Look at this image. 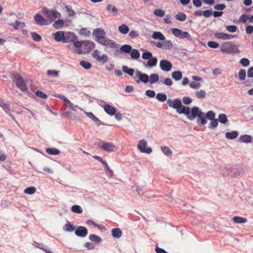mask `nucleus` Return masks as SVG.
<instances>
[{"label": "nucleus", "instance_id": "4c0bfd02", "mask_svg": "<svg viewBox=\"0 0 253 253\" xmlns=\"http://www.w3.org/2000/svg\"><path fill=\"white\" fill-rule=\"evenodd\" d=\"M218 120L221 124H226L228 121L225 114H220L218 116Z\"/></svg>", "mask_w": 253, "mask_h": 253}, {"label": "nucleus", "instance_id": "72a5a7b5", "mask_svg": "<svg viewBox=\"0 0 253 253\" xmlns=\"http://www.w3.org/2000/svg\"><path fill=\"white\" fill-rule=\"evenodd\" d=\"M120 49L122 52H124L126 53H129L130 52L132 49V47L129 45L125 44L121 47Z\"/></svg>", "mask_w": 253, "mask_h": 253}, {"label": "nucleus", "instance_id": "bf43d9fd", "mask_svg": "<svg viewBox=\"0 0 253 253\" xmlns=\"http://www.w3.org/2000/svg\"><path fill=\"white\" fill-rule=\"evenodd\" d=\"M36 95L42 99H45L47 98V95L44 92L42 91L38 90L36 92Z\"/></svg>", "mask_w": 253, "mask_h": 253}, {"label": "nucleus", "instance_id": "f3484780", "mask_svg": "<svg viewBox=\"0 0 253 253\" xmlns=\"http://www.w3.org/2000/svg\"><path fill=\"white\" fill-rule=\"evenodd\" d=\"M106 10L110 13L113 14L114 15H117L118 13V9L115 6L111 4H108L106 6Z\"/></svg>", "mask_w": 253, "mask_h": 253}, {"label": "nucleus", "instance_id": "3c124183", "mask_svg": "<svg viewBox=\"0 0 253 253\" xmlns=\"http://www.w3.org/2000/svg\"><path fill=\"white\" fill-rule=\"evenodd\" d=\"M152 57V54L149 51L144 52L142 55V58L143 59H149Z\"/></svg>", "mask_w": 253, "mask_h": 253}, {"label": "nucleus", "instance_id": "e433bc0d", "mask_svg": "<svg viewBox=\"0 0 253 253\" xmlns=\"http://www.w3.org/2000/svg\"><path fill=\"white\" fill-rule=\"evenodd\" d=\"M73 109H74V111H73L72 109L71 108V111H70V112H68V116L70 117V119H73V120H75L77 118V115L78 114V113H77V110L75 109V107L74 106H73Z\"/></svg>", "mask_w": 253, "mask_h": 253}, {"label": "nucleus", "instance_id": "49530a36", "mask_svg": "<svg viewBox=\"0 0 253 253\" xmlns=\"http://www.w3.org/2000/svg\"><path fill=\"white\" fill-rule=\"evenodd\" d=\"M25 23L17 21H16L15 23L13 24V27L15 29L17 30L20 28H23L25 27Z\"/></svg>", "mask_w": 253, "mask_h": 253}, {"label": "nucleus", "instance_id": "37998d69", "mask_svg": "<svg viewBox=\"0 0 253 253\" xmlns=\"http://www.w3.org/2000/svg\"><path fill=\"white\" fill-rule=\"evenodd\" d=\"M36 191V188L34 187H30L26 188L24 190V193L32 195L34 194Z\"/></svg>", "mask_w": 253, "mask_h": 253}, {"label": "nucleus", "instance_id": "a878e982", "mask_svg": "<svg viewBox=\"0 0 253 253\" xmlns=\"http://www.w3.org/2000/svg\"><path fill=\"white\" fill-rule=\"evenodd\" d=\"M233 221L236 223H245L247 221V219L244 217L235 216L233 218Z\"/></svg>", "mask_w": 253, "mask_h": 253}, {"label": "nucleus", "instance_id": "864d4df0", "mask_svg": "<svg viewBox=\"0 0 253 253\" xmlns=\"http://www.w3.org/2000/svg\"><path fill=\"white\" fill-rule=\"evenodd\" d=\"M196 95L198 98H201L205 97L206 92L203 90H200L196 92Z\"/></svg>", "mask_w": 253, "mask_h": 253}, {"label": "nucleus", "instance_id": "2f4dec72", "mask_svg": "<svg viewBox=\"0 0 253 253\" xmlns=\"http://www.w3.org/2000/svg\"><path fill=\"white\" fill-rule=\"evenodd\" d=\"M175 17L176 20L180 21H184L186 19V15L183 12H178Z\"/></svg>", "mask_w": 253, "mask_h": 253}, {"label": "nucleus", "instance_id": "e2e57ef3", "mask_svg": "<svg viewBox=\"0 0 253 253\" xmlns=\"http://www.w3.org/2000/svg\"><path fill=\"white\" fill-rule=\"evenodd\" d=\"M249 16L246 14H243L242 15L239 19V21L240 22H242L243 23H245L247 20H248Z\"/></svg>", "mask_w": 253, "mask_h": 253}, {"label": "nucleus", "instance_id": "9d476101", "mask_svg": "<svg viewBox=\"0 0 253 253\" xmlns=\"http://www.w3.org/2000/svg\"><path fill=\"white\" fill-rule=\"evenodd\" d=\"M147 143L146 140L143 139L139 141L137 148L142 153L150 154L152 152V149L150 147L146 148Z\"/></svg>", "mask_w": 253, "mask_h": 253}, {"label": "nucleus", "instance_id": "774afa93", "mask_svg": "<svg viewBox=\"0 0 253 253\" xmlns=\"http://www.w3.org/2000/svg\"><path fill=\"white\" fill-rule=\"evenodd\" d=\"M146 95L151 98L154 97L155 95V92L152 90H147L146 91Z\"/></svg>", "mask_w": 253, "mask_h": 253}, {"label": "nucleus", "instance_id": "20e7f679", "mask_svg": "<svg viewBox=\"0 0 253 253\" xmlns=\"http://www.w3.org/2000/svg\"><path fill=\"white\" fill-rule=\"evenodd\" d=\"M42 11L45 15L47 20L50 22L61 17V14L55 9H49L46 7H43Z\"/></svg>", "mask_w": 253, "mask_h": 253}, {"label": "nucleus", "instance_id": "7ed1b4c3", "mask_svg": "<svg viewBox=\"0 0 253 253\" xmlns=\"http://www.w3.org/2000/svg\"><path fill=\"white\" fill-rule=\"evenodd\" d=\"M239 45L235 44L231 42H226L221 44L220 50L223 53H239L240 51L239 49Z\"/></svg>", "mask_w": 253, "mask_h": 253}, {"label": "nucleus", "instance_id": "4be33fe9", "mask_svg": "<svg viewBox=\"0 0 253 253\" xmlns=\"http://www.w3.org/2000/svg\"><path fill=\"white\" fill-rule=\"evenodd\" d=\"M122 232L120 229L118 228L113 229L112 230V235L115 238H119L122 236Z\"/></svg>", "mask_w": 253, "mask_h": 253}, {"label": "nucleus", "instance_id": "338daca9", "mask_svg": "<svg viewBox=\"0 0 253 253\" xmlns=\"http://www.w3.org/2000/svg\"><path fill=\"white\" fill-rule=\"evenodd\" d=\"M225 5L224 4H218L214 6V9L218 10H223L225 8Z\"/></svg>", "mask_w": 253, "mask_h": 253}, {"label": "nucleus", "instance_id": "9b49d317", "mask_svg": "<svg viewBox=\"0 0 253 253\" xmlns=\"http://www.w3.org/2000/svg\"><path fill=\"white\" fill-rule=\"evenodd\" d=\"M160 67L163 71L169 72L172 68V64L170 62L163 59L160 62Z\"/></svg>", "mask_w": 253, "mask_h": 253}, {"label": "nucleus", "instance_id": "2eb2a0df", "mask_svg": "<svg viewBox=\"0 0 253 253\" xmlns=\"http://www.w3.org/2000/svg\"><path fill=\"white\" fill-rule=\"evenodd\" d=\"M115 146V145L110 142H106L104 143L101 146L100 148L108 151V152H113L114 151Z\"/></svg>", "mask_w": 253, "mask_h": 253}, {"label": "nucleus", "instance_id": "8fccbe9b", "mask_svg": "<svg viewBox=\"0 0 253 253\" xmlns=\"http://www.w3.org/2000/svg\"><path fill=\"white\" fill-rule=\"evenodd\" d=\"M87 234V229L85 227L80 226V237H85Z\"/></svg>", "mask_w": 253, "mask_h": 253}, {"label": "nucleus", "instance_id": "aec40b11", "mask_svg": "<svg viewBox=\"0 0 253 253\" xmlns=\"http://www.w3.org/2000/svg\"><path fill=\"white\" fill-rule=\"evenodd\" d=\"M152 37L155 40L158 39L161 41H165L166 40L164 35L160 32H154Z\"/></svg>", "mask_w": 253, "mask_h": 253}, {"label": "nucleus", "instance_id": "a211bd4d", "mask_svg": "<svg viewBox=\"0 0 253 253\" xmlns=\"http://www.w3.org/2000/svg\"><path fill=\"white\" fill-rule=\"evenodd\" d=\"M104 109L107 114L111 116L115 115L116 112V109L109 104L105 105Z\"/></svg>", "mask_w": 253, "mask_h": 253}, {"label": "nucleus", "instance_id": "a19ab883", "mask_svg": "<svg viewBox=\"0 0 253 253\" xmlns=\"http://www.w3.org/2000/svg\"><path fill=\"white\" fill-rule=\"evenodd\" d=\"M165 12L162 9H156L154 11V14L158 16L162 17L165 15Z\"/></svg>", "mask_w": 253, "mask_h": 253}, {"label": "nucleus", "instance_id": "4d7b16f0", "mask_svg": "<svg viewBox=\"0 0 253 253\" xmlns=\"http://www.w3.org/2000/svg\"><path fill=\"white\" fill-rule=\"evenodd\" d=\"M91 34L90 31L86 28H82L80 30V34L85 36H88Z\"/></svg>", "mask_w": 253, "mask_h": 253}, {"label": "nucleus", "instance_id": "ea45409f", "mask_svg": "<svg viewBox=\"0 0 253 253\" xmlns=\"http://www.w3.org/2000/svg\"><path fill=\"white\" fill-rule=\"evenodd\" d=\"M89 239L91 241H93V242H94L96 243H99L101 241V238L99 236H97L95 234H91V235H89Z\"/></svg>", "mask_w": 253, "mask_h": 253}, {"label": "nucleus", "instance_id": "423d86ee", "mask_svg": "<svg viewBox=\"0 0 253 253\" xmlns=\"http://www.w3.org/2000/svg\"><path fill=\"white\" fill-rule=\"evenodd\" d=\"M12 78L13 81L15 82L17 87L21 91H24L27 90V87L24 80L19 74H13Z\"/></svg>", "mask_w": 253, "mask_h": 253}, {"label": "nucleus", "instance_id": "052dcab7", "mask_svg": "<svg viewBox=\"0 0 253 253\" xmlns=\"http://www.w3.org/2000/svg\"><path fill=\"white\" fill-rule=\"evenodd\" d=\"M139 36V33L137 31H131L129 33V35H128V36L131 39H134V38H135L137 37H138Z\"/></svg>", "mask_w": 253, "mask_h": 253}, {"label": "nucleus", "instance_id": "7c9ffc66", "mask_svg": "<svg viewBox=\"0 0 253 253\" xmlns=\"http://www.w3.org/2000/svg\"><path fill=\"white\" fill-rule=\"evenodd\" d=\"M159 77L157 74H152L150 76L149 82L151 84H154L159 80Z\"/></svg>", "mask_w": 253, "mask_h": 253}, {"label": "nucleus", "instance_id": "393cba45", "mask_svg": "<svg viewBox=\"0 0 253 253\" xmlns=\"http://www.w3.org/2000/svg\"><path fill=\"white\" fill-rule=\"evenodd\" d=\"M86 115L91 119L92 121L96 123L97 126H99L100 125L101 121L95 116H94L92 113L91 112H85Z\"/></svg>", "mask_w": 253, "mask_h": 253}, {"label": "nucleus", "instance_id": "39448f33", "mask_svg": "<svg viewBox=\"0 0 253 253\" xmlns=\"http://www.w3.org/2000/svg\"><path fill=\"white\" fill-rule=\"evenodd\" d=\"M95 46V44L93 42L80 41V54L82 53H88L94 49Z\"/></svg>", "mask_w": 253, "mask_h": 253}, {"label": "nucleus", "instance_id": "c85d7f7f", "mask_svg": "<svg viewBox=\"0 0 253 253\" xmlns=\"http://www.w3.org/2000/svg\"><path fill=\"white\" fill-rule=\"evenodd\" d=\"M46 152L47 154H50V155H57L60 153V151L58 149H56V148H48L46 149Z\"/></svg>", "mask_w": 253, "mask_h": 253}, {"label": "nucleus", "instance_id": "6e6552de", "mask_svg": "<svg viewBox=\"0 0 253 253\" xmlns=\"http://www.w3.org/2000/svg\"><path fill=\"white\" fill-rule=\"evenodd\" d=\"M92 56L97 61L102 63L107 62L108 60V57L107 55L105 54L101 55L100 52L98 50H94L92 53Z\"/></svg>", "mask_w": 253, "mask_h": 253}, {"label": "nucleus", "instance_id": "412c9836", "mask_svg": "<svg viewBox=\"0 0 253 253\" xmlns=\"http://www.w3.org/2000/svg\"><path fill=\"white\" fill-rule=\"evenodd\" d=\"M253 137L252 136L248 134L242 135L239 138V140L244 143H249L252 140Z\"/></svg>", "mask_w": 253, "mask_h": 253}, {"label": "nucleus", "instance_id": "f03ea898", "mask_svg": "<svg viewBox=\"0 0 253 253\" xmlns=\"http://www.w3.org/2000/svg\"><path fill=\"white\" fill-rule=\"evenodd\" d=\"M92 35L94 37V40L100 44L108 46L112 48L118 47V44L115 42L105 37L106 32L101 28L95 29L92 32Z\"/></svg>", "mask_w": 253, "mask_h": 253}, {"label": "nucleus", "instance_id": "c756f323", "mask_svg": "<svg viewBox=\"0 0 253 253\" xmlns=\"http://www.w3.org/2000/svg\"><path fill=\"white\" fill-rule=\"evenodd\" d=\"M130 53V56L133 59H137L140 57V53L137 49H132Z\"/></svg>", "mask_w": 253, "mask_h": 253}, {"label": "nucleus", "instance_id": "de8ad7c7", "mask_svg": "<svg viewBox=\"0 0 253 253\" xmlns=\"http://www.w3.org/2000/svg\"><path fill=\"white\" fill-rule=\"evenodd\" d=\"M31 36L33 39L36 42H40L42 40L41 36L35 32H33L31 34Z\"/></svg>", "mask_w": 253, "mask_h": 253}, {"label": "nucleus", "instance_id": "680f3d73", "mask_svg": "<svg viewBox=\"0 0 253 253\" xmlns=\"http://www.w3.org/2000/svg\"><path fill=\"white\" fill-rule=\"evenodd\" d=\"M47 74L49 76H52L55 77L58 76V72L56 70H48L47 71Z\"/></svg>", "mask_w": 253, "mask_h": 253}, {"label": "nucleus", "instance_id": "58836bf2", "mask_svg": "<svg viewBox=\"0 0 253 253\" xmlns=\"http://www.w3.org/2000/svg\"><path fill=\"white\" fill-rule=\"evenodd\" d=\"M64 25V21L62 20H58L54 22L53 26L56 29H59Z\"/></svg>", "mask_w": 253, "mask_h": 253}, {"label": "nucleus", "instance_id": "f8f14e48", "mask_svg": "<svg viewBox=\"0 0 253 253\" xmlns=\"http://www.w3.org/2000/svg\"><path fill=\"white\" fill-rule=\"evenodd\" d=\"M214 37L218 39L228 40L233 39L236 37V36L229 35L224 33L218 32L214 34Z\"/></svg>", "mask_w": 253, "mask_h": 253}, {"label": "nucleus", "instance_id": "f257e3e1", "mask_svg": "<svg viewBox=\"0 0 253 253\" xmlns=\"http://www.w3.org/2000/svg\"><path fill=\"white\" fill-rule=\"evenodd\" d=\"M167 103L170 107L176 109L178 114L185 115L190 120H193L198 117L197 122L199 125H205L207 123L206 118L211 121L215 119V114L213 111H208L205 116L198 107H193L190 113V108L183 106L181 100L178 99H174L172 101L169 99Z\"/></svg>", "mask_w": 253, "mask_h": 253}, {"label": "nucleus", "instance_id": "4468645a", "mask_svg": "<svg viewBox=\"0 0 253 253\" xmlns=\"http://www.w3.org/2000/svg\"><path fill=\"white\" fill-rule=\"evenodd\" d=\"M54 39L57 42H66L67 41L65 38L64 32L63 31H58L54 34Z\"/></svg>", "mask_w": 253, "mask_h": 253}, {"label": "nucleus", "instance_id": "1a4fd4ad", "mask_svg": "<svg viewBox=\"0 0 253 253\" xmlns=\"http://www.w3.org/2000/svg\"><path fill=\"white\" fill-rule=\"evenodd\" d=\"M155 45L159 48L164 49H169L173 47V44L170 41L165 40L162 42H153Z\"/></svg>", "mask_w": 253, "mask_h": 253}, {"label": "nucleus", "instance_id": "0eeeda50", "mask_svg": "<svg viewBox=\"0 0 253 253\" xmlns=\"http://www.w3.org/2000/svg\"><path fill=\"white\" fill-rule=\"evenodd\" d=\"M171 32L175 37L179 39L187 38L189 40L192 39V37L188 32L186 31H182L178 28H172L171 29Z\"/></svg>", "mask_w": 253, "mask_h": 253}, {"label": "nucleus", "instance_id": "0e129e2a", "mask_svg": "<svg viewBox=\"0 0 253 253\" xmlns=\"http://www.w3.org/2000/svg\"><path fill=\"white\" fill-rule=\"evenodd\" d=\"M218 124V120L217 119H213L211 120L210 126L213 128H215L217 126Z\"/></svg>", "mask_w": 253, "mask_h": 253}, {"label": "nucleus", "instance_id": "5701e85b", "mask_svg": "<svg viewBox=\"0 0 253 253\" xmlns=\"http://www.w3.org/2000/svg\"><path fill=\"white\" fill-rule=\"evenodd\" d=\"M226 137L229 139H234L238 136V132L234 130L231 132H226L225 133Z\"/></svg>", "mask_w": 253, "mask_h": 253}, {"label": "nucleus", "instance_id": "dca6fc26", "mask_svg": "<svg viewBox=\"0 0 253 253\" xmlns=\"http://www.w3.org/2000/svg\"><path fill=\"white\" fill-rule=\"evenodd\" d=\"M136 76L138 77L139 80L144 83H147L149 81V76L148 75L142 73L140 71H137Z\"/></svg>", "mask_w": 253, "mask_h": 253}, {"label": "nucleus", "instance_id": "c03bdc74", "mask_svg": "<svg viewBox=\"0 0 253 253\" xmlns=\"http://www.w3.org/2000/svg\"><path fill=\"white\" fill-rule=\"evenodd\" d=\"M75 227L70 224V223L68 222L67 223H66L65 226H64V229L65 231H69V232H71V231H73L75 230Z\"/></svg>", "mask_w": 253, "mask_h": 253}, {"label": "nucleus", "instance_id": "a18cd8bd", "mask_svg": "<svg viewBox=\"0 0 253 253\" xmlns=\"http://www.w3.org/2000/svg\"><path fill=\"white\" fill-rule=\"evenodd\" d=\"M156 98L161 102H164L167 100V96L165 94L159 93L156 95Z\"/></svg>", "mask_w": 253, "mask_h": 253}, {"label": "nucleus", "instance_id": "603ef678", "mask_svg": "<svg viewBox=\"0 0 253 253\" xmlns=\"http://www.w3.org/2000/svg\"><path fill=\"white\" fill-rule=\"evenodd\" d=\"M208 45L212 48H216L219 46V44L214 41H210L208 42Z\"/></svg>", "mask_w": 253, "mask_h": 253}, {"label": "nucleus", "instance_id": "6e6d98bb", "mask_svg": "<svg viewBox=\"0 0 253 253\" xmlns=\"http://www.w3.org/2000/svg\"><path fill=\"white\" fill-rule=\"evenodd\" d=\"M190 87L193 89H197L201 87V84L199 83L192 82L189 84Z\"/></svg>", "mask_w": 253, "mask_h": 253}, {"label": "nucleus", "instance_id": "f704fd0d", "mask_svg": "<svg viewBox=\"0 0 253 253\" xmlns=\"http://www.w3.org/2000/svg\"><path fill=\"white\" fill-rule=\"evenodd\" d=\"M80 65H81L85 69H89L92 65L91 63L85 60L80 61Z\"/></svg>", "mask_w": 253, "mask_h": 253}, {"label": "nucleus", "instance_id": "09e8293b", "mask_svg": "<svg viewBox=\"0 0 253 253\" xmlns=\"http://www.w3.org/2000/svg\"><path fill=\"white\" fill-rule=\"evenodd\" d=\"M161 150L163 151V152L166 155L169 156L172 154L171 150L168 147H162Z\"/></svg>", "mask_w": 253, "mask_h": 253}, {"label": "nucleus", "instance_id": "ddd939ff", "mask_svg": "<svg viewBox=\"0 0 253 253\" xmlns=\"http://www.w3.org/2000/svg\"><path fill=\"white\" fill-rule=\"evenodd\" d=\"M34 20L38 25L41 26L48 24L47 20L43 18L40 14H36L35 15Z\"/></svg>", "mask_w": 253, "mask_h": 253}, {"label": "nucleus", "instance_id": "473e14b6", "mask_svg": "<svg viewBox=\"0 0 253 253\" xmlns=\"http://www.w3.org/2000/svg\"><path fill=\"white\" fill-rule=\"evenodd\" d=\"M123 72L127 74L128 75L132 76L134 72V70L132 68H128L126 66H123L122 67Z\"/></svg>", "mask_w": 253, "mask_h": 253}, {"label": "nucleus", "instance_id": "79ce46f5", "mask_svg": "<svg viewBox=\"0 0 253 253\" xmlns=\"http://www.w3.org/2000/svg\"><path fill=\"white\" fill-rule=\"evenodd\" d=\"M238 77L240 80L244 81L246 77V71L245 69L240 70L238 73Z\"/></svg>", "mask_w": 253, "mask_h": 253}, {"label": "nucleus", "instance_id": "5fc2aeb1", "mask_svg": "<svg viewBox=\"0 0 253 253\" xmlns=\"http://www.w3.org/2000/svg\"><path fill=\"white\" fill-rule=\"evenodd\" d=\"M226 29L230 32L234 33L237 31V27L235 25H228L226 26Z\"/></svg>", "mask_w": 253, "mask_h": 253}, {"label": "nucleus", "instance_id": "bb28decb", "mask_svg": "<svg viewBox=\"0 0 253 253\" xmlns=\"http://www.w3.org/2000/svg\"><path fill=\"white\" fill-rule=\"evenodd\" d=\"M171 77L175 81H179L182 78V74L180 71H174L172 73Z\"/></svg>", "mask_w": 253, "mask_h": 253}, {"label": "nucleus", "instance_id": "b1692460", "mask_svg": "<svg viewBox=\"0 0 253 253\" xmlns=\"http://www.w3.org/2000/svg\"><path fill=\"white\" fill-rule=\"evenodd\" d=\"M70 46L76 53L79 54V41L72 42Z\"/></svg>", "mask_w": 253, "mask_h": 253}, {"label": "nucleus", "instance_id": "13d9d810", "mask_svg": "<svg viewBox=\"0 0 253 253\" xmlns=\"http://www.w3.org/2000/svg\"><path fill=\"white\" fill-rule=\"evenodd\" d=\"M240 63L242 64V65L244 67H247L250 64V61L245 58H242L240 61Z\"/></svg>", "mask_w": 253, "mask_h": 253}, {"label": "nucleus", "instance_id": "6ab92c4d", "mask_svg": "<svg viewBox=\"0 0 253 253\" xmlns=\"http://www.w3.org/2000/svg\"><path fill=\"white\" fill-rule=\"evenodd\" d=\"M157 59L156 57H152L151 58L149 59V60L146 63H144V65L146 67H154L156 65L157 63Z\"/></svg>", "mask_w": 253, "mask_h": 253}, {"label": "nucleus", "instance_id": "c9c22d12", "mask_svg": "<svg viewBox=\"0 0 253 253\" xmlns=\"http://www.w3.org/2000/svg\"><path fill=\"white\" fill-rule=\"evenodd\" d=\"M55 96L61 99L65 102H66L68 104L69 107H70V108H72L73 111H74V109H73V104H72L71 103V102L69 100H68V99L66 98L64 96L61 95H55Z\"/></svg>", "mask_w": 253, "mask_h": 253}, {"label": "nucleus", "instance_id": "cd10ccee", "mask_svg": "<svg viewBox=\"0 0 253 253\" xmlns=\"http://www.w3.org/2000/svg\"><path fill=\"white\" fill-rule=\"evenodd\" d=\"M119 31L123 34H126L129 31L128 27L126 24L120 25L119 28Z\"/></svg>", "mask_w": 253, "mask_h": 253}, {"label": "nucleus", "instance_id": "69168bd1", "mask_svg": "<svg viewBox=\"0 0 253 253\" xmlns=\"http://www.w3.org/2000/svg\"><path fill=\"white\" fill-rule=\"evenodd\" d=\"M182 101L184 104L188 105L192 102V99L189 97H184L182 99Z\"/></svg>", "mask_w": 253, "mask_h": 253}]
</instances>
